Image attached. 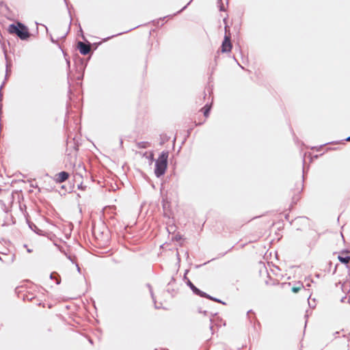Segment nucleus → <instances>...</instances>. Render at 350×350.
I'll return each instance as SVG.
<instances>
[{"instance_id":"f257e3e1","label":"nucleus","mask_w":350,"mask_h":350,"mask_svg":"<svg viewBox=\"0 0 350 350\" xmlns=\"http://www.w3.org/2000/svg\"><path fill=\"white\" fill-rule=\"evenodd\" d=\"M8 31L10 34H16L21 40H27L30 37L27 27L21 23L10 25Z\"/></svg>"},{"instance_id":"f03ea898","label":"nucleus","mask_w":350,"mask_h":350,"mask_svg":"<svg viewBox=\"0 0 350 350\" xmlns=\"http://www.w3.org/2000/svg\"><path fill=\"white\" fill-rule=\"evenodd\" d=\"M168 152H163L156 161L154 173L157 177L163 175L167 167Z\"/></svg>"},{"instance_id":"7ed1b4c3","label":"nucleus","mask_w":350,"mask_h":350,"mask_svg":"<svg viewBox=\"0 0 350 350\" xmlns=\"http://www.w3.org/2000/svg\"><path fill=\"white\" fill-rule=\"evenodd\" d=\"M228 28V27L227 26L225 27L226 34L221 46V51L222 53L230 52L232 47L230 40L231 35Z\"/></svg>"},{"instance_id":"20e7f679","label":"nucleus","mask_w":350,"mask_h":350,"mask_svg":"<svg viewBox=\"0 0 350 350\" xmlns=\"http://www.w3.org/2000/svg\"><path fill=\"white\" fill-rule=\"evenodd\" d=\"M77 49L82 55H87L91 51V46L90 44H87L83 42H79L77 43Z\"/></svg>"},{"instance_id":"39448f33","label":"nucleus","mask_w":350,"mask_h":350,"mask_svg":"<svg viewBox=\"0 0 350 350\" xmlns=\"http://www.w3.org/2000/svg\"><path fill=\"white\" fill-rule=\"evenodd\" d=\"M338 259L340 262L344 264H348L350 261V251H342L338 256Z\"/></svg>"},{"instance_id":"423d86ee","label":"nucleus","mask_w":350,"mask_h":350,"mask_svg":"<svg viewBox=\"0 0 350 350\" xmlns=\"http://www.w3.org/2000/svg\"><path fill=\"white\" fill-rule=\"evenodd\" d=\"M69 178V174L66 172H61L55 175L56 183H61Z\"/></svg>"},{"instance_id":"0eeeda50","label":"nucleus","mask_w":350,"mask_h":350,"mask_svg":"<svg viewBox=\"0 0 350 350\" xmlns=\"http://www.w3.org/2000/svg\"><path fill=\"white\" fill-rule=\"evenodd\" d=\"M189 286L191 287V288L193 290V291L200 295V297H206V298H208L210 299H213L214 300L213 298H211V297L208 296L206 293L200 291L198 288H197L190 281L189 282Z\"/></svg>"},{"instance_id":"6e6552de","label":"nucleus","mask_w":350,"mask_h":350,"mask_svg":"<svg viewBox=\"0 0 350 350\" xmlns=\"http://www.w3.org/2000/svg\"><path fill=\"white\" fill-rule=\"evenodd\" d=\"M210 109H211V106H208V105H206L202 109L201 111H202L203 113H204V116L205 117V118H207L208 116V114H209V111H210Z\"/></svg>"},{"instance_id":"1a4fd4ad","label":"nucleus","mask_w":350,"mask_h":350,"mask_svg":"<svg viewBox=\"0 0 350 350\" xmlns=\"http://www.w3.org/2000/svg\"><path fill=\"white\" fill-rule=\"evenodd\" d=\"M304 288V285L301 284L299 286H293L292 288V291L295 293H298L300 290Z\"/></svg>"},{"instance_id":"9d476101","label":"nucleus","mask_w":350,"mask_h":350,"mask_svg":"<svg viewBox=\"0 0 350 350\" xmlns=\"http://www.w3.org/2000/svg\"><path fill=\"white\" fill-rule=\"evenodd\" d=\"M148 146V142H141V143L138 144V147H139V148H146Z\"/></svg>"},{"instance_id":"9b49d317","label":"nucleus","mask_w":350,"mask_h":350,"mask_svg":"<svg viewBox=\"0 0 350 350\" xmlns=\"http://www.w3.org/2000/svg\"><path fill=\"white\" fill-rule=\"evenodd\" d=\"M346 141H347V142H350V136H349V137H348L346 139Z\"/></svg>"},{"instance_id":"f8f14e48","label":"nucleus","mask_w":350,"mask_h":350,"mask_svg":"<svg viewBox=\"0 0 350 350\" xmlns=\"http://www.w3.org/2000/svg\"><path fill=\"white\" fill-rule=\"evenodd\" d=\"M150 157H151V159H153V154L152 153L150 154Z\"/></svg>"},{"instance_id":"ddd939ff","label":"nucleus","mask_w":350,"mask_h":350,"mask_svg":"<svg viewBox=\"0 0 350 350\" xmlns=\"http://www.w3.org/2000/svg\"><path fill=\"white\" fill-rule=\"evenodd\" d=\"M54 275H55L54 273H52V274H51V278H53V277H54Z\"/></svg>"}]
</instances>
